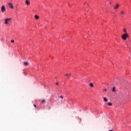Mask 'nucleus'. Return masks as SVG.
I'll return each mask as SVG.
<instances>
[{
  "label": "nucleus",
  "mask_w": 131,
  "mask_h": 131,
  "mask_svg": "<svg viewBox=\"0 0 131 131\" xmlns=\"http://www.w3.org/2000/svg\"><path fill=\"white\" fill-rule=\"evenodd\" d=\"M34 107H35V108H36V105L35 104H34Z\"/></svg>",
  "instance_id": "412c9836"
},
{
  "label": "nucleus",
  "mask_w": 131,
  "mask_h": 131,
  "mask_svg": "<svg viewBox=\"0 0 131 131\" xmlns=\"http://www.w3.org/2000/svg\"><path fill=\"white\" fill-rule=\"evenodd\" d=\"M107 105H108V106H112V103H111V102H108V103H107Z\"/></svg>",
  "instance_id": "4468645a"
},
{
  "label": "nucleus",
  "mask_w": 131,
  "mask_h": 131,
  "mask_svg": "<svg viewBox=\"0 0 131 131\" xmlns=\"http://www.w3.org/2000/svg\"><path fill=\"white\" fill-rule=\"evenodd\" d=\"M11 42L12 43H14V42H15V41H14V40H11Z\"/></svg>",
  "instance_id": "a211bd4d"
},
{
  "label": "nucleus",
  "mask_w": 131,
  "mask_h": 131,
  "mask_svg": "<svg viewBox=\"0 0 131 131\" xmlns=\"http://www.w3.org/2000/svg\"><path fill=\"white\" fill-rule=\"evenodd\" d=\"M41 103L42 104H45V103H46V100H45V99L42 100H41Z\"/></svg>",
  "instance_id": "ddd939ff"
},
{
  "label": "nucleus",
  "mask_w": 131,
  "mask_h": 131,
  "mask_svg": "<svg viewBox=\"0 0 131 131\" xmlns=\"http://www.w3.org/2000/svg\"><path fill=\"white\" fill-rule=\"evenodd\" d=\"M120 15H125V11H124V10L121 11Z\"/></svg>",
  "instance_id": "0eeeda50"
},
{
  "label": "nucleus",
  "mask_w": 131,
  "mask_h": 131,
  "mask_svg": "<svg viewBox=\"0 0 131 131\" xmlns=\"http://www.w3.org/2000/svg\"><path fill=\"white\" fill-rule=\"evenodd\" d=\"M113 16H115V13H113Z\"/></svg>",
  "instance_id": "4be33fe9"
},
{
  "label": "nucleus",
  "mask_w": 131,
  "mask_h": 131,
  "mask_svg": "<svg viewBox=\"0 0 131 131\" xmlns=\"http://www.w3.org/2000/svg\"><path fill=\"white\" fill-rule=\"evenodd\" d=\"M1 12L2 13H5V12H6V7H5V5H3L1 7Z\"/></svg>",
  "instance_id": "7ed1b4c3"
},
{
  "label": "nucleus",
  "mask_w": 131,
  "mask_h": 131,
  "mask_svg": "<svg viewBox=\"0 0 131 131\" xmlns=\"http://www.w3.org/2000/svg\"><path fill=\"white\" fill-rule=\"evenodd\" d=\"M56 85H58L59 84V83H58V82H57V83H56Z\"/></svg>",
  "instance_id": "aec40b11"
},
{
  "label": "nucleus",
  "mask_w": 131,
  "mask_h": 131,
  "mask_svg": "<svg viewBox=\"0 0 131 131\" xmlns=\"http://www.w3.org/2000/svg\"><path fill=\"white\" fill-rule=\"evenodd\" d=\"M66 76H67V77L69 78L71 76V74H66Z\"/></svg>",
  "instance_id": "9d476101"
},
{
  "label": "nucleus",
  "mask_w": 131,
  "mask_h": 131,
  "mask_svg": "<svg viewBox=\"0 0 131 131\" xmlns=\"http://www.w3.org/2000/svg\"><path fill=\"white\" fill-rule=\"evenodd\" d=\"M119 4H117L116 5L114 6V10H118V9L119 8Z\"/></svg>",
  "instance_id": "20e7f679"
},
{
  "label": "nucleus",
  "mask_w": 131,
  "mask_h": 131,
  "mask_svg": "<svg viewBox=\"0 0 131 131\" xmlns=\"http://www.w3.org/2000/svg\"><path fill=\"white\" fill-rule=\"evenodd\" d=\"M123 32L125 33H127V32H126V29H123Z\"/></svg>",
  "instance_id": "dca6fc26"
},
{
  "label": "nucleus",
  "mask_w": 131,
  "mask_h": 131,
  "mask_svg": "<svg viewBox=\"0 0 131 131\" xmlns=\"http://www.w3.org/2000/svg\"><path fill=\"white\" fill-rule=\"evenodd\" d=\"M112 92H115V87L113 88Z\"/></svg>",
  "instance_id": "f3484780"
},
{
  "label": "nucleus",
  "mask_w": 131,
  "mask_h": 131,
  "mask_svg": "<svg viewBox=\"0 0 131 131\" xmlns=\"http://www.w3.org/2000/svg\"><path fill=\"white\" fill-rule=\"evenodd\" d=\"M103 101H104V102H108V99H107L106 97H104L103 98Z\"/></svg>",
  "instance_id": "f8f14e48"
},
{
  "label": "nucleus",
  "mask_w": 131,
  "mask_h": 131,
  "mask_svg": "<svg viewBox=\"0 0 131 131\" xmlns=\"http://www.w3.org/2000/svg\"><path fill=\"white\" fill-rule=\"evenodd\" d=\"M34 18L36 19V20H38L39 19V16H38L37 15H35Z\"/></svg>",
  "instance_id": "6e6552de"
},
{
  "label": "nucleus",
  "mask_w": 131,
  "mask_h": 131,
  "mask_svg": "<svg viewBox=\"0 0 131 131\" xmlns=\"http://www.w3.org/2000/svg\"><path fill=\"white\" fill-rule=\"evenodd\" d=\"M25 4L27 6H29L30 5V2H29V0H26Z\"/></svg>",
  "instance_id": "423d86ee"
},
{
  "label": "nucleus",
  "mask_w": 131,
  "mask_h": 131,
  "mask_svg": "<svg viewBox=\"0 0 131 131\" xmlns=\"http://www.w3.org/2000/svg\"><path fill=\"white\" fill-rule=\"evenodd\" d=\"M24 66H28V65H29V63H28V62H24Z\"/></svg>",
  "instance_id": "1a4fd4ad"
},
{
  "label": "nucleus",
  "mask_w": 131,
  "mask_h": 131,
  "mask_svg": "<svg viewBox=\"0 0 131 131\" xmlns=\"http://www.w3.org/2000/svg\"><path fill=\"white\" fill-rule=\"evenodd\" d=\"M11 20H12V18H5L4 19V24H5V25H8V24H9V23L10 22V21H11Z\"/></svg>",
  "instance_id": "f03ea898"
},
{
  "label": "nucleus",
  "mask_w": 131,
  "mask_h": 131,
  "mask_svg": "<svg viewBox=\"0 0 131 131\" xmlns=\"http://www.w3.org/2000/svg\"><path fill=\"white\" fill-rule=\"evenodd\" d=\"M90 86H91V88H94V84L93 83H91L89 84Z\"/></svg>",
  "instance_id": "9b49d317"
},
{
  "label": "nucleus",
  "mask_w": 131,
  "mask_h": 131,
  "mask_svg": "<svg viewBox=\"0 0 131 131\" xmlns=\"http://www.w3.org/2000/svg\"><path fill=\"white\" fill-rule=\"evenodd\" d=\"M121 37L123 40H126L128 38V33H126L121 36Z\"/></svg>",
  "instance_id": "f257e3e1"
},
{
  "label": "nucleus",
  "mask_w": 131,
  "mask_h": 131,
  "mask_svg": "<svg viewBox=\"0 0 131 131\" xmlns=\"http://www.w3.org/2000/svg\"><path fill=\"white\" fill-rule=\"evenodd\" d=\"M58 98H60V99H64V97L63 96H60Z\"/></svg>",
  "instance_id": "2eb2a0df"
},
{
  "label": "nucleus",
  "mask_w": 131,
  "mask_h": 131,
  "mask_svg": "<svg viewBox=\"0 0 131 131\" xmlns=\"http://www.w3.org/2000/svg\"><path fill=\"white\" fill-rule=\"evenodd\" d=\"M8 6H9L10 9H14V6H13V4L9 3H8Z\"/></svg>",
  "instance_id": "39448f33"
},
{
  "label": "nucleus",
  "mask_w": 131,
  "mask_h": 131,
  "mask_svg": "<svg viewBox=\"0 0 131 131\" xmlns=\"http://www.w3.org/2000/svg\"><path fill=\"white\" fill-rule=\"evenodd\" d=\"M103 91H104V92H107V89H103Z\"/></svg>",
  "instance_id": "6ab92c4d"
}]
</instances>
